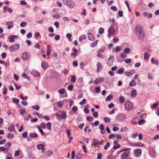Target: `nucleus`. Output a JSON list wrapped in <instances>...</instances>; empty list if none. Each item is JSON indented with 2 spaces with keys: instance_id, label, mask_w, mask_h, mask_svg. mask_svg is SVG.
<instances>
[{
  "instance_id": "473e14b6",
  "label": "nucleus",
  "mask_w": 159,
  "mask_h": 159,
  "mask_svg": "<svg viewBox=\"0 0 159 159\" xmlns=\"http://www.w3.org/2000/svg\"><path fill=\"white\" fill-rule=\"evenodd\" d=\"M66 37L70 41H71L72 40L71 37L72 36L71 34L70 33H68L66 34Z\"/></svg>"
},
{
  "instance_id": "3c124183",
  "label": "nucleus",
  "mask_w": 159,
  "mask_h": 159,
  "mask_svg": "<svg viewBox=\"0 0 159 159\" xmlns=\"http://www.w3.org/2000/svg\"><path fill=\"white\" fill-rule=\"evenodd\" d=\"M124 51L125 53L128 54L129 53L130 49L129 48H127L125 49Z\"/></svg>"
},
{
  "instance_id": "f3484780",
  "label": "nucleus",
  "mask_w": 159,
  "mask_h": 159,
  "mask_svg": "<svg viewBox=\"0 0 159 159\" xmlns=\"http://www.w3.org/2000/svg\"><path fill=\"white\" fill-rule=\"evenodd\" d=\"M151 61L152 63V64H155L157 66L159 65V61L158 60H155L154 58H153L151 59Z\"/></svg>"
},
{
  "instance_id": "ddd939ff",
  "label": "nucleus",
  "mask_w": 159,
  "mask_h": 159,
  "mask_svg": "<svg viewBox=\"0 0 159 159\" xmlns=\"http://www.w3.org/2000/svg\"><path fill=\"white\" fill-rule=\"evenodd\" d=\"M108 32L109 34H114L115 30V28L113 27H111L108 30Z\"/></svg>"
},
{
  "instance_id": "7c9ffc66",
  "label": "nucleus",
  "mask_w": 159,
  "mask_h": 159,
  "mask_svg": "<svg viewBox=\"0 0 159 159\" xmlns=\"http://www.w3.org/2000/svg\"><path fill=\"white\" fill-rule=\"evenodd\" d=\"M125 100V98L123 96H120L119 98V101L122 104Z\"/></svg>"
},
{
  "instance_id": "8fccbe9b",
  "label": "nucleus",
  "mask_w": 159,
  "mask_h": 159,
  "mask_svg": "<svg viewBox=\"0 0 159 159\" xmlns=\"http://www.w3.org/2000/svg\"><path fill=\"white\" fill-rule=\"evenodd\" d=\"M57 106L59 107H61L63 105V103L62 102L60 101L57 103Z\"/></svg>"
},
{
  "instance_id": "6e6d98bb",
  "label": "nucleus",
  "mask_w": 159,
  "mask_h": 159,
  "mask_svg": "<svg viewBox=\"0 0 159 159\" xmlns=\"http://www.w3.org/2000/svg\"><path fill=\"white\" fill-rule=\"evenodd\" d=\"M20 154V151L19 150H17L15 151L14 155L15 157H17L19 156Z\"/></svg>"
},
{
  "instance_id": "4c0bfd02",
  "label": "nucleus",
  "mask_w": 159,
  "mask_h": 159,
  "mask_svg": "<svg viewBox=\"0 0 159 159\" xmlns=\"http://www.w3.org/2000/svg\"><path fill=\"white\" fill-rule=\"evenodd\" d=\"M44 146L42 144H39L37 146V148L38 149H42L43 148H44Z\"/></svg>"
},
{
  "instance_id": "c03bdc74",
  "label": "nucleus",
  "mask_w": 159,
  "mask_h": 159,
  "mask_svg": "<svg viewBox=\"0 0 159 159\" xmlns=\"http://www.w3.org/2000/svg\"><path fill=\"white\" fill-rule=\"evenodd\" d=\"M32 108L36 110H38L39 109V107L38 105L33 106Z\"/></svg>"
},
{
  "instance_id": "2eb2a0df",
  "label": "nucleus",
  "mask_w": 159,
  "mask_h": 159,
  "mask_svg": "<svg viewBox=\"0 0 159 159\" xmlns=\"http://www.w3.org/2000/svg\"><path fill=\"white\" fill-rule=\"evenodd\" d=\"M135 73V71L134 70H132L129 72L126 71L125 73V74L127 76L129 77L132 74Z\"/></svg>"
},
{
  "instance_id": "c85d7f7f",
  "label": "nucleus",
  "mask_w": 159,
  "mask_h": 159,
  "mask_svg": "<svg viewBox=\"0 0 159 159\" xmlns=\"http://www.w3.org/2000/svg\"><path fill=\"white\" fill-rule=\"evenodd\" d=\"M86 38V36L85 35H83L81 36L79 39V41L80 42H82V40L85 39Z\"/></svg>"
},
{
  "instance_id": "72a5a7b5",
  "label": "nucleus",
  "mask_w": 159,
  "mask_h": 159,
  "mask_svg": "<svg viewBox=\"0 0 159 159\" xmlns=\"http://www.w3.org/2000/svg\"><path fill=\"white\" fill-rule=\"evenodd\" d=\"M8 129L11 132H12L15 130V129L14 126H10L8 128Z\"/></svg>"
},
{
  "instance_id": "39448f33",
  "label": "nucleus",
  "mask_w": 159,
  "mask_h": 159,
  "mask_svg": "<svg viewBox=\"0 0 159 159\" xmlns=\"http://www.w3.org/2000/svg\"><path fill=\"white\" fill-rule=\"evenodd\" d=\"M20 47L19 44H14L11 46L9 48V51L11 52H13L18 50Z\"/></svg>"
},
{
  "instance_id": "9b49d317",
  "label": "nucleus",
  "mask_w": 159,
  "mask_h": 159,
  "mask_svg": "<svg viewBox=\"0 0 159 159\" xmlns=\"http://www.w3.org/2000/svg\"><path fill=\"white\" fill-rule=\"evenodd\" d=\"M6 25L7 26V28L8 29H11L14 26L12 21H9L6 23Z\"/></svg>"
},
{
  "instance_id": "f704fd0d",
  "label": "nucleus",
  "mask_w": 159,
  "mask_h": 159,
  "mask_svg": "<svg viewBox=\"0 0 159 159\" xmlns=\"http://www.w3.org/2000/svg\"><path fill=\"white\" fill-rule=\"evenodd\" d=\"M46 126L48 129L49 130H50L51 129V124L50 122H48L47 123Z\"/></svg>"
},
{
  "instance_id": "864d4df0",
  "label": "nucleus",
  "mask_w": 159,
  "mask_h": 159,
  "mask_svg": "<svg viewBox=\"0 0 159 159\" xmlns=\"http://www.w3.org/2000/svg\"><path fill=\"white\" fill-rule=\"evenodd\" d=\"M124 71V69H120L118 70V73L119 74H122Z\"/></svg>"
},
{
  "instance_id": "dca6fc26",
  "label": "nucleus",
  "mask_w": 159,
  "mask_h": 159,
  "mask_svg": "<svg viewBox=\"0 0 159 159\" xmlns=\"http://www.w3.org/2000/svg\"><path fill=\"white\" fill-rule=\"evenodd\" d=\"M17 35H13L10 36L9 37V42H13L14 41V39L17 38L18 37Z\"/></svg>"
},
{
  "instance_id": "4be33fe9",
  "label": "nucleus",
  "mask_w": 159,
  "mask_h": 159,
  "mask_svg": "<svg viewBox=\"0 0 159 159\" xmlns=\"http://www.w3.org/2000/svg\"><path fill=\"white\" fill-rule=\"evenodd\" d=\"M31 74L35 76H38L39 75V72L36 71H33L31 72Z\"/></svg>"
},
{
  "instance_id": "6e6552de",
  "label": "nucleus",
  "mask_w": 159,
  "mask_h": 159,
  "mask_svg": "<svg viewBox=\"0 0 159 159\" xmlns=\"http://www.w3.org/2000/svg\"><path fill=\"white\" fill-rule=\"evenodd\" d=\"M97 69L96 71L99 73L102 69V65L100 62H98L97 64Z\"/></svg>"
},
{
  "instance_id": "2f4dec72",
  "label": "nucleus",
  "mask_w": 159,
  "mask_h": 159,
  "mask_svg": "<svg viewBox=\"0 0 159 159\" xmlns=\"http://www.w3.org/2000/svg\"><path fill=\"white\" fill-rule=\"evenodd\" d=\"M27 23L26 22L23 21L20 23V25L21 27H24L27 25Z\"/></svg>"
},
{
  "instance_id": "774afa93",
  "label": "nucleus",
  "mask_w": 159,
  "mask_h": 159,
  "mask_svg": "<svg viewBox=\"0 0 159 159\" xmlns=\"http://www.w3.org/2000/svg\"><path fill=\"white\" fill-rule=\"evenodd\" d=\"M148 78L150 80L153 79V76L152 75L150 74H149L148 75Z\"/></svg>"
},
{
  "instance_id": "4d7b16f0",
  "label": "nucleus",
  "mask_w": 159,
  "mask_h": 159,
  "mask_svg": "<svg viewBox=\"0 0 159 159\" xmlns=\"http://www.w3.org/2000/svg\"><path fill=\"white\" fill-rule=\"evenodd\" d=\"M20 4L25 6L27 4V2L24 0H22L20 1Z\"/></svg>"
},
{
  "instance_id": "e2e57ef3",
  "label": "nucleus",
  "mask_w": 159,
  "mask_h": 159,
  "mask_svg": "<svg viewBox=\"0 0 159 159\" xmlns=\"http://www.w3.org/2000/svg\"><path fill=\"white\" fill-rule=\"evenodd\" d=\"M37 128L39 129V132L41 133L42 135H43L44 134V132L43 130L40 129V127L39 126H38Z\"/></svg>"
},
{
  "instance_id": "5701e85b",
  "label": "nucleus",
  "mask_w": 159,
  "mask_h": 159,
  "mask_svg": "<svg viewBox=\"0 0 159 159\" xmlns=\"http://www.w3.org/2000/svg\"><path fill=\"white\" fill-rule=\"evenodd\" d=\"M136 83L135 81L134 80H132L129 84V86H134L136 85Z\"/></svg>"
},
{
  "instance_id": "c9c22d12",
  "label": "nucleus",
  "mask_w": 159,
  "mask_h": 159,
  "mask_svg": "<svg viewBox=\"0 0 159 159\" xmlns=\"http://www.w3.org/2000/svg\"><path fill=\"white\" fill-rule=\"evenodd\" d=\"M22 76L25 78L27 79L28 80H30V77H29L25 73H24L22 74Z\"/></svg>"
},
{
  "instance_id": "a211bd4d",
  "label": "nucleus",
  "mask_w": 159,
  "mask_h": 159,
  "mask_svg": "<svg viewBox=\"0 0 159 159\" xmlns=\"http://www.w3.org/2000/svg\"><path fill=\"white\" fill-rule=\"evenodd\" d=\"M46 49L47 51V55L48 56L50 54L51 51V47L49 45H48L47 46V48H46Z\"/></svg>"
},
{
  "instance_id": "680f3d73",
  "label": "nucleus",
  "mask_w": 159,
  "mask_h": 159,
  "mask_svg": "<svg viewBox=\"0 0 159 159\" xmlns=\"http://www.w3.org/2000/svg\"><path fill=\"white\" fill-rule=\"evenodd\" d=\"M2 58L3 59H4L6 56V54L5 52H2L1 55Z\"/></svg>"
},
{
  "instance_id": "0eeeda50",
  "label": "nucleus",
  "mask_w": 159,
  "mask_h": 159,
  "mask_svg": "<svg viewBox=\"0 0 159 159\" xmlns=\"http://www.w3.org/2000/svg\"><path fill=\"white\" fill-rule=\"evenodd\" d=\"M114 61V57L113 56H111L108 59L107 64L109 66H111L113 65Z\"/></svg>"
},
{
  "instance_id": "ea45409f",
  "label": "nucleus",
  "mask_w": 159,
  "mask_h": 159,
  "mask_svg": "<svg viewBox=\"0 0 159 159\" xmlns=\"http://www.w3.org/2000/svg\"><path fill=\"white\" fill-rule=\"evenodd\" d=\"M110 146V143L109 142L107 143L106 145L104 147V148L105 150H107Z\"/></svg>"
},
{
  "instance_id": "f257e3e1",
  "label": "nucleus",
  "mask_w": 159,
  "mask_h": 159,
  "mask_svg": "<svg viewBox=\"0 0 159 159\" xmlns=\"http://www.w3.org/2000/svg\"><path fill=\"white\" fill-rule=\"evenodd\" d=\"M135 33L138 38L141 40H143L144 38V34L141 25H136L135 28Z\"/></svg>"
},
{
  "instance_id": "423d86ee",
  "label": "nucleus",
  "mask_w": 159,
  "mask_h": 159,
  "mask_svg": "<svg viewBox=\"0 0 159 159\" xmlns=\"http://www.w3.org/2000/svg\"><path fill=\"white\" fill-rule=\"evenodd\" d=\"M30 57L29 53L26 52H24L21 54V58L23 60L29 59Z\"/></svg>"
},
{
  "instance_id": "20e7f679",
  "label": "nucleus",
  "mask_w": 159,
  "mask_h": 159,
  "mask_svg": "<svg viewBox=\"0 0 159 159\" xmlns=\"http://www.w3.org/2000/svg\"><path fill=\"white\" fill-rule=\"evenodd\" d=\"M124 106L125 108L128 110H132L133 107L132 103L129 100L126 101Z\"/></svg>"
},
{
  "instance_id": "79ce46f5",
  "label": "nucleus",
  "mask_w": 159,
  "mask_h": 159,
  "mask_svg": "<svg viewBox=\"0 0 159 159\" xmlns=\"http://www.w3.org/2000/svg\"><path fill=\"white\" fill-rule=\"evenodd\" d=\"M97 56L98 57L102 59H103L105 58V56L104 55H102L101 53H99V52H98Z\"/></svg>"
},
{
  "instance_id": "338daca9",
  "label": "nucleus",
  "mask_w": 159,
  "mask_h": 159,
  "mask_svg": "<svg viewBox=\"0 0 159 159\" xmlns=\"http://www.w3.org/2000/svg\"><path fill=\"white\" fill-rule=\"evenodd\" d=\"M48 30L49 32H53L54 31V30L52 27H50L48 28Z\"/></svg>"
},
{
  "instance_id": "4468645a",
  "label": "nucleus",
  "mask_w": 159,
  "mask_h": 159,
  "mask_svg": "<svg viewBox=\"0 0 159 159\" xmlns=\"http://www.w3.org/2000/svg\"><path fill=\"white\" fill-rule=\"evenodd\" d=\"M41 66L43 69H46L48 67L47 63L45 61H43L41 63Z\"/></svg>"
},
{
  "instance_id": "f8f14e48",
  "label": "nucleus",
  "mask_w": 159,
  "mask_h": 159,
  "mask_svg": "<svg viewBox=\"0 0 159 159\" xmlns=\"http://www.w3.org/2000/svg\"><path fill=\"white\" fill-rule=\"evenodd\" d=\"M143 15L145 17H147L148 18H152V15L151 13H148L146 12H144L143 13Z\"/></svg>"
},
{
  "instance_id": "f03ea898",
  "label": "nucleus",
  "mask_w": 159,
  "mask_h": 159,
  "mask_svg": "<svg viewBox=\"0 0 159 159\" xmlns=\"http://www.w3.org/2000/svg\"><path fill=\"white\" fill-rule=\"evenodd\" d=\"M63 3L69 7L72 8L74 7V3L72 0H62Z\"/></svg>"
},
{
  "instance_id": "13d9d810",
  "label": "nucleus",
  "mask_w": 159,
  "mask_h": 159,
  "mask_svg": "<svg viewBox=\"0 0 159 159\" xmlns=\"http://www.w3.org/2000/svg\"><path fill=\"white\" fill-rule=\"evenodd\" d=\"M97 45V42H94L92 43L90 46L91 47H94Z\"/></svg>"
},
{
  "instance_id": "b1692460",
  "label": "nucleus",
  "mask_w": 159,
  "mask_h": 159,
  "mask_svg": "<svg viewBox=\"0 0 159 159\" xmlns=\"http://www.w3.org/2000/svg\"><path fill=\"white\" fill-rule=\"evenodd\" d=\"M30 135L32 138H37L38 137V135L36 133H31L30 134Z\"/></svg>"
},
{
  "instance_id": "393cba45",
  "label": "nucleus",
  "mask_w": 159,
  "mask_h": 159,
  "mask_svg": "<svg viewBox=\"0 0 159 159\" xmlns=\"http://www.w3.org/2000/svg\"><path fill=\"white\" fill-rule=\"evenodd\" d=\"M66 92V90L64 88L58 90V92L61 94H63Z\"/></svg>"
},
{
  "instance_id": "e433bc0d",
  "label": "nucleus",
  "mask_w": 159,
  "mask_h": 159,
  "mask_svg": "<svg viewBox=\"0 0 159 159\" xmlns=\"http://www.w3.org/2000/svg\"><path fill=\"white\" fill-rule=\"evenodd\" d=\"M71 80L72 82L75 83L76 80V76L75 75L72 76L71 78Z\"/></svg>"
},
{
  "instance_id": "cd10ccee",
  "label": "nucleus",
  "mask_w": 159,
  "mask_h": 159,
  "mask_svg": "<svg viewBox=\"0 0 159 159\" xmlns=\"http://www.w3.org/2000/svg\"><path fill=\"white\" fill-rule=\"evenodd\" d=\"M60 17V15L57 13H55L54 15H52V17L56 19H58Z\"/></svg>"
},
{
  "instance_id": "bb28decb",
  "label": "nucleus",
  "mask_w": 159,
  "mask_h": 159,
  "mask_svg": "<svg viewBox=\"0 0 159 159\" xmlns=\"http://www.w3.org/2000/svg\"><path fill=\"white\" fill-rule=\"evenodd\" d=\"M113 98V97L111 95L108 96L106 98V100L107 101H110Z\"/></svg>"
},
{
  "instance_id": "412c9836",
  "label": "nucleus",
  "mask_w": 159,
  "mask_h": 159,
  "mask_svg": "<svg viewBox=\"0 0 159 159\" xmlns=\"http://www.w3.org/2000/svg\"><path fill=\"white\" fill-rule=\"evenodd\" d=\"M125 116L122 114H119L116 117V119L119 120H122V117H124Z\"/></svg>"
},
{
  "instance_id": "c756f323",
  "label": "nucleus",
  "mask_w": 159,
  "mask_h": 159,
  "mask_svg": "<svg viewBox=\"0 0 159 159\" xmlns=\"http://www.w3.org/2000/svg\"><path fill=\"white\" fill-rule=\"evenodd\" d=\"M136 95V90L135 89H134L131 93V96L133 97H134Z\"/></svg>"
},
{
  "instance_id": "aec40b11",
  "label": "nucleus",
  "mask_w": 159,
  "mask_h": 159,
  "mask_svg": "<svg viewBox=\"0 0 159 159\" xmlns=\"http://www.w3.org/2000/svg\"><path fill=\"white\" fill-rule=\"evenodd\" d=\"M11 146V144L10 142H8L7 143L5 146V150L7 151H8V148L9 147Z\"/></svg>"
},
{
  "instance_id": "58836bf2",
  "label": "nucleus",
  "mask_w": 159,
  "mask_h": 159,
  "mask_svg": "<svg viewBox=\"0 0 159 159\" xmlns=\"http://www.w3.org/2000/svg\"><path fill=\"white\" fill-rule=\"evenodd\" d=\"M149 55L147 52H145L144 54V58L145 60H148L149 59Z\"/></svg>"
},
{
  "instance_id": "bf43d9fd",
  "label": "nucleus",
  "mask_w": 159,
  "mask_h": 159,
  "mask_svg": "<svg viewBox=\"0 0 159 159\" xmlns=\"http://www.w3.org/2000/svg\"><path fill=\"white\" fill-rule=\"evenodd\" d=\"M62 19L64 21H70V19L69 18H68V17H63L62 18Z\"/></svg>"
},
{
  "instance_id": "0e129e2a",
  "label": "nucleus",
  "mask_w": 159,
  "mask_h": 159,
  "mask_svg": "<svg viewBox=\"0 0 159 159\" xmlns=\"http://www.w3.org/2000/svg\"><path fill=\"white\" fill-rule=\"evenodd\" d=\"M40 125L41 128L43 129H45L46 127V124L44 123H41Z\"/></svg>"
},
{
  "instance_id": "37998d69",
  "label": "nucleus",
  "mask_w": 159,
  "mask_h": 159,
  "mask_svg": "<svg viewBox=\"0 0 159 159\" xmlns=\"http://www.w3.org/2000/svg\"><path fill=\"white\" fill-rule=\"evenodd\" d=\"M86 120L88 121L91 122L93 120V118L91 116H88L87 117Z\"/></svg>"
},
{
  "instance_id": "09e8293b",
  "label": "nucleus",
  "mask_w": 159,
  "mask_h": 159,
  "mask_svg": "<svg viewBox=\"0 0 159 159\" xmlns=\"http://www.w3.org/2000/svg\"><path fill=\"white\" fill-rule=\"evenodd\" d=\"M12 101L13 102L16 104L18 103L19 102V100L16 98H13Z\"/></svg>"
},
{
  "instance_id": "69168bd1",
  "label": "nucleus",
  "mask_w": 159,
  "mask_h": 159,
  "mask_svg": "<svg viewBox=\"0 0 159 159\" xmlns=\"http://www.w3.org/2000/svg\"><path fill=\"white\" fill-rule=\"evenodd\" d=\"M32 33L31 32H30L27 34L26 37L27 38H30L32 37Z\"/></svg>"
},
{
  "instance_id": "7ed1b4c3",
  "label": "nucleus",
  "mask_w": 159,
  "mask_h": 159,
  "mask_svg": "<svg viewBox=\"0 0 159 159\" xmlns=\"http://www.w3.org/2000/svg\"><path fill=\"white\" fill-rule=\"evenodd\" d=\"M56 115L61 119H65L67 117L66 113L65 111H59L56 113Z\"/></svg>"
},
{
  "instance_id": "6ab92c4d",
  "label": "nucleus",
  "mask_w": 159,
  "mask_h": 159,
  "mask_svg": "<svg viewBox=\"0 0 159 159\" xmlns=\"http://www.w3.org/2000/svg\"><path fill=\"white\" fill-rule=\"evenodd\" d=\"M89 39L91 41H93L95 39V38L92 34L90 33L88 34Z\"/></svg>"
},
{
  "instance_id": "49530a36",
  "label": "nucleus",
  "mask_w": 159,
  "mask_h": 159,
  "mask_svg": "<svg viewBox=\"0 0 159 159\" xmlns=\"http://www.w3.org/2000/svg\"><path fill=\"white\" fill-rule=\"evenodd\" d=\"M104 121L105 122H110V119L108 117H106L104 118Z\"/></svg>"
},
{
  "instance_id": "052dcab7",
  "label": "nucleus",
  "mask_w": 159,
  "mask_h": 159,
  "mask_svg": "<svg viewBox=\"0 0 159 159\" xmlns=\"http://www.w3.org/2000/svg\"><path fill=\"white\" fill-rule=\"evenodd\" d=\"M111 9L114 11H116L117 10L116 7L115 6L111 7Z\"/></svg>"
},
{
  "instance_id": "a878e982",
  "label": "nucleus",
  "mask_w": 159,
  "mask_h": 159,
  "mask_svg": "<svg viewBox=\"0 0 159 159\" xmlns=\"http://www.w3.org/2000/svg\"><path fill=\"white\" fill-rule=\"evenodd\" d=\"M14 134L11 133H8L7 135V137L8 139H13L14 138Z\"/></svg>"
},
{
  "instance_id": "9d476101",
  "label": "nucleus",
  "mask_w": 159,
  "mask_h": 159,
  "mask_svg": "<svg viewBox=\"0 0 159 159\" xmlns=\"http://www.w3.org/2000/svg\"><path fill=\"white\" fill-rule=\"evenodd\" d=\"M134 153L136 156L139 157L141 155L142 151L140 149H137L134 150Z\"/></svg>"
},
{
  "instance_id": "1a4fd4ad",
  "label": "nucleus",
  "mask_w": 159,
  "mask_h": 159,
  "mask_svg": "<svg viewBox=\"0 0 159 159\" xmlns=\"http://www.w3.org/2000/svg\"><path fill=\"white\" fill-rule=\"evenodd\" d=\"M130 154L129 152H125L121 156V159H126Z\"/></svg>"
},
{
  "instance_id": "a18cd8bd",
  "label": "nucleus",
  "mask_w": 159,
  "mask_h": 159,
  "mask_svg": "<svg viewBox=\"0 0 159 159\" xmlns=\"http://www.w3.org/2000/svg\"><path fill=\"white\" fill-rule=\"evenodd\" d=\"M98 82L99 83H102L104 81V79L103 77H100V78H98Z\"/></svg>"
},
{
  "instance_id": "de8ad7c7",
  "label": "nucleus",
  "mask_w": 159,
  "mask_h": 159,
  "mask_svg": "<svg viewBox=\"0 0 159 159\" xmlns=\"http://www.w3.org/2000/svg\"><path fill=\"white\" fill-rule=\"evenodd\" d=\"M86 99H84L82 101L80 102L79 104L80 105H83L86 103Z\"/></svg>"
},
{
  "instance_id": "a19ab883",
  "label": "nucleus",
  "mask_w": 159,
  "mask_h": 159,
  "mask_svg": "<svg viewBox=\"0 0 159 159\" xmlns=\"http://www.w3.org/2000/svg\"><path fill=\"white\" fill-rule=\"evenodd\" d=\"M53 153V151L52 150H48L47 151L46 155L48 157H49Z\"/></svg>"
},
{
  "instance_id": "5fc2aeb1",
  "label": "nucleus",
  "mask_w": 159,
  "mask_h": 159,
  "mask_svg": "<svg viewBox=\"0 0 159 159\" xmlns=\"http://www.w3.org/2000/svg\"><path fill=\"white\" fill-rule=\"evenodd\" d=\"M99 128L101 130H103L104 129V125L102 124H100L99 126Z\"/></svg>"
},
{
  "instance_id": "603ef678",
  "label": "nucleus",
  "mask_w": 159,
  "mask_h": 159,
  "mask_svg": "<svg viewBox=\"0 0 159 159\" xmlns=\"http://www.w3.org/2000/svg\"><path fill=\"white\" fill-rule=\"evenodd\" d=\"M104 31V30L103 28H101L99 29V31H98V33L100 34H102Z\"/></svg>"
}]
</instances>
